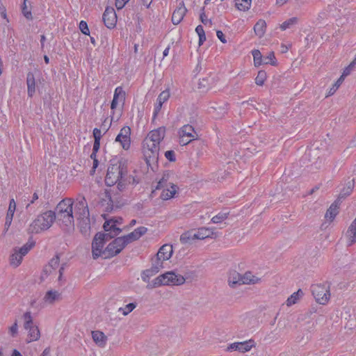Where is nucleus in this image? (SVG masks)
<instances>
[{
  "mask_svg": "<svg viewBox=\"0 0 356 356\" xmlns=\"http://www.w3.org/2000/svg\"><path fill=\"white\" fill-rule=\"evenodd\" d=\"M73 204L72 199H63L57 204L55 211H53L59 226L65 232L74 229Z\"/></svg>",
  "mask_w": 356,
  "mask_h": 356,
  "instance_id": "nucleus-1",
  "label": "nucleus"
},
{
  "mask_svg": "<svg viewBox=\"0 0 356 356\" xmlns=\"http://www.w3.org/2000/svg\"><path fill=\"white\" fill-rule=\"evenodd\" d=\"M110 162L105 177V184L108 186H113L127 175V162L124 159H113Z\"/></svg>",
  "mask_w": 356,
  "mask_h": 356,
  "instance_id": "nucleus-2",
  "label": "nucleus"
},
{
  "mask_svg": "<svg viewBox=\"0 0 356 356\" xmlns=\"http://www.w3.org/2000/svg\"><path fill=\"white\" fill-rule=\"evenodd\" d=\"M56 220V215L53 211H46L38 215L30 224L28 232L30 234H38L49 229Z\"/></svg>",
  "mask_w": 356,
  "mask_h": 356,
  "instance_id": "nucleus-3",
  "label": "nucleus"
},
{
  "mask_svg": "<svg viewBox=\"0 0 356 356\" xmlns=\"http://www.w3.org/2000/svg\"><path fill=\"white\" fill-rule=\"evenodd\" d=\"M186 281L184 276L176 274L175 271H168L160 275L152 280V283L147 285V288H156L163 285L179 286L183 284Z\"/></svg>",
  "mask_w": 356,
  "mask_h": 356,
  "instance_id": "nucleus-4",
  "label": "nucleus"
},
{
  "mask_svg": "<svg viewBox=\"0 0 356 356\" xmlns=\"http://www.w3.org/2000/svg\"><path fill=\"white\" fill-rule=\"evenodd\" d=\"M311 290L316 301L321 305H325L330 298V286L327 284H313Z\"/></svg>",
  "mask_w": 356,
  "mask_h": 356,
  "instance_id": "nucleus-5",
  "label": "nucleus"
},
{
  "mask_svg": "<svg viewBox=\"0 0 356 356\" xmlns=\"http://www.w3.org/2000/svg\"><path fill=\"white\" fill-rule=\"evenodd\" d=\"M24 320V328L29 330L27 343L35 341L39 339L40 332L38 326L33 325L31 312H26L23 315Z\"/></svg>",
  "mask_w": 356,
  "mask_h": 356,
  "instance_id": "nucleus-6",
  "label": "nucleus"
},
{
  "mask_svg": "<svg viewBox=\"0 0 356 356\" xmlns=\"http://www.w3.org/2000/svg\"><path fill=\"white\" fill-rule=\"evenodd\" d=\"M120 237L115 238L104 250L102 256L105 259L111 258L118 254L124 248V243Z\"/></svg>",
  "mask_w": 356,
  "mask_h": 356,
  "instance_id": "nucleus-7",
  "label": "nucleus"
},
{
  "mask_svg": "<svg viewBox=\"0 0 356 356\" xmlns=\"http://www.w3.org/2000/svg\"><path fill=\"white\" fill-rule=\"evenodd\" d=\"M104 236L103 232H97L94 236L92 243V254L94 259H97L103 254V248L106 243L104 241Z\"/></svg>",
  "mask_w": 356,
  "mask_h": 356,
  "instance_id": "nucleus-8",
  "label": "nucleus"
},
{
  "mask_svg": "<svg viewBox=\"0 0 356 356\" xmlns=\"http://www.w3.org/2000/svg\"><path fill=\"white\" fill-rule=\"evenodd\" d=\"M102 19L104 25L109 29L115 27L117 23V15L113 8L107 6L103 13Z\"/></svg>",
  "mask_w": 356,
  "mask_h": 356,
  "instance_id": "nucleus-9",
  "label": "nucleus"
},
{
  "mask_svg": "<svg viewBox=\"0 0 356 356\" xmlns=\"http://www.w3.org/2000/svg\"><path fill=\"white\" fill-rule=\"evenodd\" d=\"M131 129L128 126L123 127L120 133L115 138V142H119L122 148L125 150L130 147L131 140H130Z\"/></svg>",
  "mask_w": 356,
  "mask_h": 356,
  "instance_id": "nucleus-10",
  "label": "nucleus"
},
{
  "mask_svg": "<svg viewBox=\"0 0 356 356\" xmlns=\"http://www.w3.org/2000/svg\"><path fill=\"white\" fill-rule=\"evenodd\" d=\"M147 232V227H139L129 234L121 236L120 238L123 239L122 242L124 243V245L126 246L128 243L139 239L142 236L146 234Z\"/></svg>",
  "mask_w": 356,
  "mask_h": 356,
  "instance_id": "nucleus-11",
  "label": "nucleus"
},
{
  "mask_svg": "<svg viewBox=\"0 0 356 356\" xmlns=\"http://www.w3.org/2000/svg\"><path fill=\"white\" fill-rule=\"evenodd\" d=\"M254 346V341L250 339L243 342L233 343L228 346L227 350L230 351L238 350L240 353H245L249 351Z\"/></svg>",
  "mask_w": 356,
  "mask_h": 356,
  "instance_id": "nucleus-12",
  "label": "nucleus"
},
{
  "mask_svg": "<svg viewBox=\"0 0 356 356\" xmlns=\"http://www.w3.org/2000/svg\"><path fill=\"white\" fill-rule=\"evenodd\" d=\"M186 12H187V9L184 6V1H182L179 3V6L174 10V12L172 13V24L175 25L179 24L184 19V17L185 16Z\"/></svg>",
  "mask_w": 356,
  "mask_h": 356,
  "instance_id": "nucleus-13",
  "label": "nucleus"
},
{
  "mask_svg": "<svg viewBox=\"0 0 356 356\" xmlns=\"http://www.w3.org/2000/svg\"><path fill=\"white\" fill-rule=\"evenodd\" d=\"M355 187V179H348V181L346 182L345 186L341 189L338 197L337 200H340V202H342L343 200H345L348 196H349Z\"/></svg>",
  "mask_w": 356,
  "mask_h": 356,
  "instance_id": "nucleus-14",
  "label": "nucleus"
},
{
  "mask_svg": "<svg viewBox=\"0 0 356 356\" xmlns=\"http://www.w3.org/2000/svg\"><path fill=\"white\" fill-rule=\"evenodd\" d=\"M165 134V127H161L151 131L148 134L149 142L157 143L160 144L161 141L164 138Z\"/></svg>",
  "mask_w": 356,
  "mask_h": 356,
  "instance_id": "nucleus-15",
  "label": "nucleus"
},
{
  "mask_svg": "<svg viewBox=\"0 0 356 356\" xmlns=\"http://www.w3.org/2000/svg\"><path fill=\"white\" fill-rule=\"evenodd\" d=\"M144 156L147 166L150 167L151 169L154 171V165L156 167L155 163H156L159 160V153H154V151L150 150H144Z\"/></svg>",
  "mask_w": 356,
  "mask_h": 356,
  "instance_id": "nucleus-16",
  "label": "nucleus"
},
{
  "mask_svg": "<svg viewBox=\"0 0 356 356\" xmlns=\"http://www.w3.org/2000/svg\"><path fill=\"white\" fill-rule=\"evenodd\" d=\"M172 245L165 244L159 248L156 256L158 257L159 259H162V261H167L172 257Z\"/></svg>",
  "mask_w": 356,
  "mask_h": 356,
  "instance_id": "nucleus-17",
  "label": "nucleus"
},
{
  "mask_svg": "<svg viewBox=\"0 0 356 356\" xmlns=\"http://www.w3.org/2000/svg\"><path fill=\"white\" fill-rule=\"evenodd\" d=\"M346 236L348 238V246H351L356 243V218L348 227Z\"/></svg>",
  "mask_w": 356,
  "mask_h": 356,
  "instance_id": "nucleus-18",
  "label": "nucleus"
},
{
  "mask_svg": "<svg viewBox=\"0 0 356 356\" xmlns=\"http://www.w3.org/2000/svg\"><path fill=\"white\" fill-rule=\"evenodd\" d=\"M113 195L108 191H106V196L108 197L109 202H113L115 204L116 209L121 208L125 204V200L119 196L118 192L114 193L112 191Z\"/></svg>",
  "mask_w": 356,
  "mask_h": 356,
  "instance_id": "nucleus-19",
  "label": "nucleus"
},
{
  "mask_svg": "<svg viewBox=\"0 0 356 356\" xmlns=\"http://www.w3.org/2000/svg\"><path fill=\"white\" fill-rule=\"evenodd\" d=\"M27 94L32 97L35 92V80L33 72H29L26 75Z\"/></svg>",
  "mask_w": 356,
  "mask_h": 356,
  "instance_id": "nucleus-20",
  "label": "nucleus"
},
{
  "mask_svg": "<svg viewBox=\"0 0 356 356\" xmlns=\"http://www.w3.org/2000/svg\"><path fill=\"white\" fill-rule=\"evenodd\" d=\"M340 200H336L327 210L325 217L332 221L338 213V209L341 204Z\"/></svg>",
  "mask_w": 356,
  "mask_h": 356,
  "instance_id": "nucleus-21",
  "label": "nucleus"
},
{
  "mask_svg": "<svg viewBox=\"0 0 356 356\" xmlns=\"http://www.w3.org/2000/svg\"><path fill=\"white\" fill-rule=\"evenodd\" d=\"M92 337L93 341L100 347H104L106 341L107 337L104 334V333L102 331L95 330L92 332Z\"/></svg>",
  "mask_w": 356,
  "mask_h": 356,
  "instance_id": "nucleus-22",
  "label": "nucleus"
},
{
  "mask_svg": "<svg viewBox=\"0 0 356 356\" xmlns=\"http://www.w3.org/2000/svg\"><path fill=\"white\" fill-rule=\"evenodd\" d=\"M196 134L194 127L191 124H185L180 128L179 131V136H186L195 140V134Z\"/></svg>",
  "mask_w": 356,
  "mask_h": 356,
  "instance_id": "nucleus-23",
  "label": "nucleus"
},
{
  "mask_svg": "<svg viewBox=\"0 0 356 356\" xmlns=\"http://www.w3.org/2000/svg\"><path fill=\"white\" fill-rule=\"evenodd\" d=\"M213 232L211 229L207 227H200L193 234V237L196 239H204L211 237Z\"/></svg>",
  "mask_w": 356,
  "mask_h": 356,
  "instance_id": "nucleus-24",
  "label": "nucleus"
},
{
  "mask_svg": "<svg viewBox=\"0 0 356 356\" xmlns=\"http://www.w3.org/2000/svg\"><path fill=\"white\" fill-rule=\"evenodd\" d=\"M241 275L236 271H233L229 274L228 283L230 287L236 288L237 285H242Z\"/></svg>",
  "mask_w": 356,
  "mask_h": 356,
  "instance_id": "nucleus-25",
  "label": "nucleus"
},
{
  "mask_svg": "<svg viewBox=\"0 0 356 356\" xmlns=\"http://www.w3.org/2000/svg\"><path fill=\"white\" fill-rule=\"evenodd\" d=\"M79 220V227L80 229V232L84 234L87 235L90 230V217H86L83 218H78Z\"/></svg>",
  "mask_w": 356,
  "mask_h": 356,
  "instance_id": "nucleus-26",
  "label": "nucleus"
},
{
  "mask_svg": "<svg viewBox=\"0 0 356 356\" xmlns=\"http://www.w3.org/2000/svg\"><path fill=\"white\" fill-rule=\"evenodd\" d=\"M113 220L111 219L110 220H106L103 225V228L106 232H111L114 234V235H118L122 229L119 227H117L115 223H113Z\"/></svg>",
  "mask_w": 356,
  "mask_h": 356,
  "instance_id": "nucleus-27",
  "label": "nucleus"
},
{
  "mask_svg": "<svg viewBox=\"0 0 356 356\" xmlns=\"http://www.w3.org/2000/svg\"><path fill=\"white\" fill-rule=\"evenodd\" d=\"M171 189H163L161 192L160 197L163 200H168L173 197L177 192V186L175 184H171Z\"/></svg>",
  "mask_w": 356,
  "mask_h": 356,
  "instance_id": "nucleus-28",
  "label": "nucleus"
},
{
  "mask_svg": "<svg viewBox=\"0 0 356 356\" xmlns=\"http://www.w3.org/2000/svg\"><path fill=\"white\" fill-rule=\"evenodd\" d=\"M266 29V23L264 19H259L254 26V31L255 34L261 38L264 36Z\"/></svg>",
  "mask_w": 356,
  "mask_h": 356,
  "instance_id": "nucleus-29",
  "label": "nucleus"
},
{
  "mask_svg": "<svg viewBox=\"0 0 356 356\" xmlns=\"http://www.w3.org/2000/svg\"><path fill=\"white\" fill-rule=\"evenodd\" d=\"M304 295L302 289H298L296 292L292 293L286 300V304L288 307H290L294 304H296L298 300L302 298Z\"/></svg>",
  "mask_w": 356,
  "mask_h": 356,
  "instance_id": "nucleus-30",
  "label": "nucleus"
},
{
  "mask_svg": "<svg viewBox=\"0 0 356 356\" xmlns=\"http://www.w3.org/2000/svg\"><path fill=\"white\" fill-rule=\"evenodd\" d=\"M22 259V255L17 251V248H14L13 252L10 257V265L16 268L21 264Z\"/></svg>",
  "mask_w": 356,
  "mask_h": 356,
  "instance_id": "nucleus-31",
  "label": "nucleus"
},
{
  "mask_svg": "<svg viewBox=\"0 0 356 356\" xmlns=\"http://www.w3.org/2000/svg\"><path fill=\"white\" fill-rule=\"evenodd\" d=\"M242 284H250L257 282L258 278L256 277L250 271L246 272L245 274L241 275Z\"/></svg>",
  "mask_w": 356,
  "mask_h": 356,
  "instance_id": "nucleus-32",
  "label": "nucleus"
},
{
  "mask_svg": "<svg viewBox=\"0 0 356 356\" xmlns=\"http://www.w3.org/2000/svg\"><path fill=\"white\" fill-rule=\"evenodd\" d=\"M125 97L126 93L123 90L122 87L118 86L115 88L114 91L113 100L116 101L118 102V101L122 102V104H124L125 102Z\"/></svg>",
  "mask_w": 356,
  "mask_h": 356,
  "instance_id": "nucleus-33",
  "label": "nucleus"
},
{
  "mask_svg": "<svg viewBox=\"0 0 356 356\" xmlns=\"http://www.w3.org/2000/svg\"><path fill=\"white\" fill-rule=\"evenodd\" d=\"M35 241L29 240L27 243H26L22 247L19 248H17V251L22 255L23 258L34 246Z\"/></svg>",
  "mask_w": 356,
  "mask_h": 356,
  "instance_id": "nucleus-34",
  "label": "nucleus"
},
{
  "mask_svg": "<svg viewBox=\"0 0 356 356\" xmlns=\"http://www.w3.org/2000/svg\"><path fill=\"white\" fill-rule=\"evenodd\" d=\"M252 0H235V6L239 10H248L251 6Z\"/></svg>",
  "mask_w": 356,
  "mask_h": 356,
  "instance_id": "nucleus-35",
  "label": "nucleus"
},
{
  "mask_svg": "<svg viewBox=\"0 0 356 356\" xmlns=\"http://www.w3.org/2000/svg\"><path fill=\"white\" fill-rule=\"evenodd\" d=\"M59 296L60 293L58 291L50 290L46 293L44 300L49 303H53Z\"/></svg>",
  "mask_w": 356,
  "mask_h": 356,
  "instance_id": "nucleus-36",
  "label": "nucleus"
},
{
  "mask_svg": "<svg viewBox=\"0 0 356 356\" xmlns=\"http://www.w3.org/2000/svg\"><path fill=\"white\" fill-rule=\"evenodd\" d=\"M170 175L168 171L163 172L161 179L158 181L155 189L160 190L167 186L168 181L169 179Z\"/></svg>",
  "mask_w": 356,
  "mask_h": 356,
  "instance_id": "nucleus-37",
  "label": "nucleus"
},
{
  "mask_svg": "<svg viewBox=\"0 0 356 356\" xmlns=\"http://www.w3.org/2000/svg\"><path fill=\"white\" fill-rule=\"evenodd\" d=\"M266 78V72L264 70H259L258 72L257 77L255 78V83L258 86H261L264 84Z\"/></svg>",
  "mask_w": 356,
  "mask_h": 356,
  "instance_id": "nucleus-38",
  "label": "nucleus"
},
{
  "mask_svg": "<svg viewBox=\"0 0 356 356\" xmlns=\"http://www.w3.org/2000/svg\"><path fill=\"white\" fill-rule=\"evenodd\" d=\"M298 18L296 17H291L288 19L287 20L284 21L280 26V29L282 31H284L287 29L291 28V26L296 24L298 23Z\"/></svg>",
  "mask_w": 356,
  "mask_h": 356,
  "instance_id": "nucleus-39",
  "label": "nucleus"
},
{
  "mask_svg": "<svg viewBox=\"0 0 356 356\" xmlns=\"http://www.w3.org/2000/svg\"><path fill=\"white\" fill-rule=\"evenodd\" d=\"M252 54L254 58V66L259 67L262 64V55L259 50L254 49L252 51Z\"/></svg>",
  "mask_w": 356,
  "mask_h": 356,
  "instance_id": "nucleus-40",
  "label": "nucleus"
},
{
  "mask_svg": "<svg viewBox=\"0 0 356 356\" xmlns=\"http://www.w3.org/2000/svg\"><path fill=\"white\" fill-rule=\"evenodd\" d=\"M26 2L25 0H23V3L21 6L22 13L28 20L33 19V15L31 9H28Z\"/></svg>",
  "mask_w": 356,
  "mask_h": 356,
  "instance_id": "nucleus-41",
  "label": "nucleus"
},
{
  "mask_svg": "<svg viewBox=\"0 0 356 356\" xmlns=\"http://www.w3.org/2000/svg\"><path fill=\"white\" fill-rule=\"evenodd\" d=\"M193 235L191 232L183 233L180 236L181 243L183 244L191 243L193 240L195 239L193 237Z\"/></svg>",
  "mask_w": 356,
  "mask_h": 356,
  "instance_id": "nucleus-42",
  "label": "nucleus"
},
{
  "mask_svg": "<svg viewBox=\"0 0 356 356\" xmlns=\"http://www.w3.org/2000/svg\"><path fill=\"white\" fill-rule=\"evenodd\" d=\"M264 63L270 64L273 66H275L277 65V60L273 51H270L267 56L264 57Z\"/></svg>",
  "mask_w": 356,
  "mask_h": 356,
  "instance_id": "nucleus-43",
  "label": "nucleus"
},
{
  "mask_svg": "<svg viewBox=\"0 0 356 356\" xmlns=\"http://www.w3.org/2000/svg\"><path fill=\"white\" fill-rule=\"evenodd\" d=\"M137 306L136 302H131L126 305L124 308L120 307L119 311H122V314L124 316L128 315L130 312H131Z\"/></svg>",
  "mask_w": 356,
  "mask_h": 356,
  "instance_id": "nucleus-44",
  "label": "nucleus"
},
{
  "mask_svg": "<svg viewBox=\"0 0 356 356\" xmlns=\"http://www.w3.org/2000/svg\"><path fill=\"white\" fill-rule=\"evenodd\" d=\"M228 217V213H222L220 212L218 213L217 215L214 216L211 218V222L213 223H220L222 222L223 220H226Z\"/></svg>",
  "mask_w": 356,
  "mask_h": 356,
  "instance_id": "nucleus-45",
  "label": "nucleus"
},
{
  "mask_svg": "<svg viewBox=\"0 0 356 356\" xmlns=\"http://www.w3.org/2000/svg\"><path fill=\"white\" fill-rule=\"evenodd\" d=\"M16 209V203L15 200L13 198L10 200L8 209L6 213V217L13 218L14 213Z\"/></svg>",
  "mask_w": 356,
  "mask_h": 356,
  "instance_id": "nucleus-46",
  "label": "nucleus"
},
{
  "mask_svg": "<svg viewBox=\"0 0 356 356\" xmlns=\"http://www.w3.org/2000/svg\"><path fill=\"white\" fill-rule=\"evenodd\" d=\"M344 78H343V76H341L337 81L333 84L332 87L330 89L328 92V95H332L336 90L339 88V87L341 86L342 82L343 81Z\"/></svg>",
  "mask_w": 356,
  "mask_h": 356,
  "instance_id": "nucleus-47",
  "label": "nucleus"
},
{
  "mask_svg": "<svg viewBox=\"0 0 356 356\" xmlns=\"http://www.w3.org/2000/svg\"><path fill=\"white\" fill-rule=\"evenodd\" d=\"M88 207V204L86 202V200L83 196H81L80 197V200H77V202L75 205V210L76 211H78L81 209H83V208Z\"/></svg>",
  "mask_w": 356,
  "mask_h": 356,
  "instance_id": "nucleus-48",
  "label": "nucleus"
},
{
  "mask_svg": "<svg viewBox=\"0 0 356 356\" xmlns=\"http://www.w3.org/2000/svg\"><path fill=\"white\" fill-rule=\"evenodd\" d=\"M79 28L83 34L90 35V30L86 21L81 20L79 23Z\"/></svg>",
  "mask_w": 356,
  "mask_h": 356,
  "instance_id": "nucleus-49",
  "label": "nucleus"
},
{
  "mask_svg": "<svg viewBox=\"0 0 356 356\" xmlns=\"http://www.w3.org/2000/svg\"><path fill=\"white\" fill-rule=\"evenodd\" d=\"M76 215L77 216V219L90 217L88 207H85L83 208V209L76 211Z\"/></svg>",
  "mask_w": 356,
  "mask_h": 356,
  "instance_id": "nucleus-50",
  "label": "nucleus"
},
{
  "mask_svg": "<svg viewBox=\"0 0 356 356\" xmlns=\"http://www.w3.org/2000/svg\"><path fill=\"white\" fill-rule=\"evenodd\" d=\"M170 97V92L168 90L162 91L158 98L157 102H161L162 103L165 102Z\"/></svg>",
  "mask_w": 356,
  "mask_h": 356,
  "instance_id": "nucleus-51",
  "label": "nucleus"
},
{
  "mask_svg": "<svg viewBox=\"0 0 356 356\" xmlns=\"http://www.w3.org/2000/svg\"><path fill=\"white\" fill-rule=\"evenodd\" d=\"M60 262V258L58 254H56L55 257H54L49 262L48 266L52 268L53 270L56 269Z\"/></svg>",
  "mask_w": 356,
  "mask_h": 356,
  "instance_id": "nucleus-52",
  "label": "nucleus"
},
{
  "mask_svg": "<svg viewBox=\"0 0 356 356\" xmlns=\"http://www.w3.org/2000/svg\"><path fill=\"white\" fill-rule=\"evenodd\" d=\"M198 88L204 89L205 90H208L210 88V84L209 83L208 78H204L200 80L198 83Z\"/></svg>",
  "mask_w": 356,
  "mask_h": 356,
  "instance_id": "nucleus-53",
  "label": "nucleus"
},
{
  "mask_svg": "<svg viewBox=\"0 0 356 356\" xmlns=\"http://www.w3.org/2000/svg\"><path fill=\"white\" fill-rule=\"evenodd\" d=\"M151 144H149L147 142H146L147 144V149L146 150H150L154 151V152H158L159 153V144H157V143L150 142Z\"/></svg>",
  "mask_w": 356,
  "mask_h": 356,
  "instance_id": "nucleus-54",
  "label": "nucleus"
},
{
  "mask_svg": "<svg viewBox=\"0 0 356 356\" xmlns=\"http://www.w3.org/2000/svg\"><path fill=\"white\" fill-rule=\"evenodd\" d=\"M117 184V190L118 192H122L127 184V179H125V177L122 178V179L120 180L119 181L116 182Z\"/></svg>",
  "mask_w": 356,
  "mask_h": 356,
  "instance_id": "nucleus-55",
  "label": "nucleus"
},
{
  "mask_svg": "<svg viewBox=\"0 0 356 356\" xmlns=\"http://www.w3.org/2000/svg\"><path fill=\"white\" fill-rule=\"evenodd\" d=\"M163 261L162 259H159L158 257L156 256L155 259H152V267H156L158 271H159L163 267Z\"/></svg>",
  "mask_w": 356,
  "mask_h": 356,
  "instance_id": "nucleus-56",
  "label": "nucleus"
},
{
  "mask_svg": "<svg viewBox=\"0 0 356 356\" xmlns=\"http://www.w3.org/2000/svg\"><path fill=\"white\" fill-rule=\"evenodd\" d=\"M200 19L202 22V23L204 24V25H207L208 23L211 24V20L207 19V15L204 13V7L202 8V12L200 15Z\"/></svg>",
  "mask_w": 356,
  "mask_h": 356,
  "instance_id": "nucleus-57",
  "label": "nucleus"
},
{
  "mask_svg": "<svg viewBox=\"0 0 356 356\" xmlns=\"http://www.w3.org/2000/svg\"><path fill=\"white\" fill-rule=\"evenodd\" d=\"M165 158L170 162H175L176 161L175 153L173 150H168L165 152Z\"/></svg>",
  "mask_w": 356,
  "mask_h": 356,
  "instance_id": "nucleus-58",
  "label": "nucleus"
},
{
  "mask_svg": "<svg viewBox=\"0 0 356 356\" xmlns=\"http://www.w3.org/2000/svg\"><path fill=\"white\" fill-rule=\"evenodd\" d=\"M163 104V103H162L161 101L160 102L156 101L155 106H154V113H153L154 118H155L156 117V115L161 111Z\"/></svg>",
  "mask_w": 356,
  "mask_h": 356,
  "instance_id": "nucleus-59",
  "label": "nucleus"
},
{
  "mask_svg": "<svg viewBox=\"0 0 356 356\" xmlns=\"http://www.w3.org/2000/svg\"><path fill=\"white\" fill-rule=\"evenodd\" d=\"M94 140L100 141L102 138L101 130L98 128H95L92 131Z\"/></svg>",
  "mask_w": 356,
  "mask_h": 356,
  "instance_id": "nucleus-60",
  "label": "nucleus"
},
{
  "mask_svg": "<svg viewBox=\"0 0 356 356\" xmlns=\"http://www.w3.org/2000/svg\"><path fill=\"white\" fill-rule=\"evenodd\" d=\"M129 0H116L115 1V6L118 10L122 9L127 3H128Z\"/></svg>",
  "mask_w": 356,
  "mask_h": 356,
  "instance_id": "nucleus-61",
  "label": "nucleus"
},
{
  "mask_svg": "<svg viewBox=\"0 0 356 356\" xmlns=\"http://www.w3.org/2000/svg\"><path fill=\"white\" fill-rule=\"evenodd\" d=\"M17 321H15L13 325L10 327V334L12 337L16 336V334H17Z\"/></svg>",
  "mask_w": 356,
  "mask_h": 356,
  "instance_id": "nucleus-62",
  "label": "nucleus"
},
{
  "mask_svg": "<svg viewBox=\"0 0 356 356\" xmlns=\"http://www.w3.org/2000/svg\"><path fill=\"white\" fill-rule=\"evenodd\" d=\"M186 136H179V143L181 145H186L188 143H190L191 141H193V139H188Z\"/></svg>",
  "mask_w": 356,
  "mask_h": 356,
  "instance_id": "nucleus-63",
  "label": "nucleus"
},
{
  "mask_svg": "<svg viewBox=\"0 0 356 356\" xmlns=\"http://www.w3.org/2000/svg\"><path fill=\"white\" fill-rule=\"evenodd\" d=\"M216 35L218 37V38L222 42V43H226L227 42V40L225 38V35H224V33H222V31H216Z\"/></svg>",
  "mask_w": 356,
  "mask_h": 356,
  "instance_id": "nucleus-64",
  "label": "nucleus"
}]
</instances>
